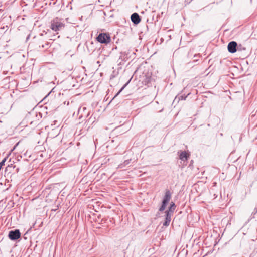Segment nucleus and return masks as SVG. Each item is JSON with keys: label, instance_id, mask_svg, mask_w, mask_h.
Listing matches in <instances>:
<instances>
[{"label": "nucleus", "instance_id": "obj_5", "mask_svg": "<svg viewBox=\"0 0 257 257\" xmlns=\"http://www.w3.org/2000/svg\"><path fill=\"white\" fill-rule=\"evenodd\" d=\"M9 238L12 240H16L21 237V233L19 229L11 230L9 232Z\"/></svg>", "mask_w": 257, "mask_h": 257}, {"label": "nucleus", "instance_id": "obj_1", "mask_svg": "<svg viewBox=\"0 0 257 257\" xmlns=\"http://www.w3.org/2000/svg\"><path fill=\"white\" fill-rule=\"evenodd\" d=\"M64 27V24L58 18L54 19L51 22V28L55 31L61 30Z\"/></svg>", "mask_w": 257, "mask_h": 257}, {"label": "nucleus", "instance_id": "obj_15", "mask_svg": "<svg viewBox=\"0 0 257 257\" xmlns=\"http://www.w3.org/2000/svg\"><path fill=\"white\" fill-rule=\"evenodd\" d=\"M11 168V166H8L6 168V171H7V170H8V168Z\"/></svg>", "mask_w": 257, "mask_h": 257}, {"label": "nucleus", "instance_id": "obj_10", "mask_svg": "<svg viewBox=\"0 0 257 257\" xmlns=\"http://www.w3.org/2000/svg\"><path fill=\"white\" fill-rule=\"evenodd\" d=\"M124 88V87H123L122 88H121V89L118 91V92L113 97V98L112 99L111 102L113 100L115 97H116L117 96V95H119V94L121 92V91L122 90V89Z\"/></svg>", "mask_w": 257, "mask_h": 257}, {"label": "nucleus", "instance_id": "obj_11", "mask_svg": "<svg viewBox=\"0 0 257 257\" xmlns=\"http://www.w3.org/2000/svg\"><path fill=\"white\" fill-rule=\"evenodd\" d=\"M187 97V96L184 97L183 95L180 96L178 97V100H185Z\"/></svg>", "mask_w": 257, "mask_h": 257}, {"label": "nucleus", "instance_id": "obj_14", "mask_svg": "<svg viewBox=\"0 0 257 257\" xmlns=\"http://www.w3.org/2000/svg\"><path fill=\"white\" fill-rule=\"evenodd\" d=\"M130 163V160H126L124 161V163L125 165H127Z\"/></svg>", "mask_w": 257, "mask_h": 257}, {"label": "nucleus", "instance_id": "obj_7", "mask_svg": "<svg viewBox=\"0 0 257 257\" xmlns=\"http://www.w3.org/2000/svg\"><path fill=\"white\" fill-rule=\"evenodd\" d=\"M189 158V155L187 154L186 151H182L181 152L179 158L180 160L182 161H186Z\"/></svg>", "mask_w": 257, "mask_h": 257}, {"label": "nucleus", "instance_id": "obj_4", "mask_svg": "<svg viewBox=\"0 0 257 257\" xmlns=\"http://www.w3.org/2000/svg\"><path fill=\"white\" fill-rule=\"evenodd\" d=\"M241 45L238 46L237 43L235 41H231L229 42L227 46L228 51L231 53H234L237 51V50H240Z\"/></svg>", "mask_w": 257, "mask_h": 257}, {"label": "nucleus", "instance_id": "obj_3", "mask_svg": "<svg viewBox=\"0 0 257 257\" xmlns=\"http://www.w3.org/2000/svg\"><path fill=\"white\" fill-rule=\"evenodd\" d=\"M97 40L101 43L107 44L110 41V37L106 33H100L97 37Z\"/></svg>", "mask_w": 257, "mask_h": 257}, {"label": "nucleus", "instance_id": "obj_13", "mask_svg": "<svg viewBox=\"0 0 257 257\" xmlns=\"http://www.w3.org/2000/svg\"><path fill=\"white\" fill-rule=\"evenodd\" d=\"M171 219H170V218H167L165 217V221H167L168 222H169V223H170V221H171Z\"/></svg>", "mask_w": 257, "mask_h": 257}, {"label": "nucleus", "instance_id": "obj_9", "mask_svg": "<svg viewBox=\"0 0 257 257\" xmlns=\"http://www.w3.org/2000/svg\"><path fill=\"white\" fill-rule=\"evenodd\" d=\"M173 213H171V212L166 211H165V217L167 218H170L171 219V216L172 215Z\"/></svg>", "mask_w": 257, "mask_h": 257}, {"label": "nucleus", "instance_id": "obj_2", "mask_svg": "<svg viewBox=\"0 0 257 257\" xmlns=\"http://www.w3.org/2000/svg\"><path fill=\"white\" fill-rule=\"evenodd\" d=\"M171 198V193L168 190H166L165 193V195L163 197V199L162 202V205L159 209V211L162 212L164 211L167 205L169 203V201Z\"/></svg>", "mask_w": 257, "mask_h": 257}, {"label": "nucleus", "instance_id": "obj_6", "mask_svg": "<svg viewBox=\"0 0 257 257\" xmlns=\"http://www.w3.org/2000/svg\"><path fill=\"white\" fill-rule=\"evenodd\" d=\"M131 19L132 22L135 25H137L141 21V18L139 14L137 13H134L131 15Z\"/></svg>", "mask_w": 257, "mask_h": 257}, {"label": "nucleus", "instance_id": "obj_12", "mask_svg": "<svg viewBox=\"0 0 257 257\" xmlns=\"http://www.w3.org/2000/svg\"><path fill=\"white\" fill-rule=\"evenodd\" d=\"M169 224L170 223L169 222L165 221L163 223V225L165 226H168L169 225Z\"/></svg>", "mask_w": 257, "mask_h": 257}, {"label": "nucleus", "instance_id": "obj_8", "mask_svg": "<svg viewBox=\"0 0 257 257\" xmlns=\"http://www.w3.org/2000/svg\"><path fill=\"white\" fill-rule=\"evenodd\" d=\"M175 208H176V205L175 204V203L174 202H172L170 204L169 209L167 211L171 212V213H173Z\"/></svg>", "mask_w": 257, "mask_h": 257}]
</instances>
